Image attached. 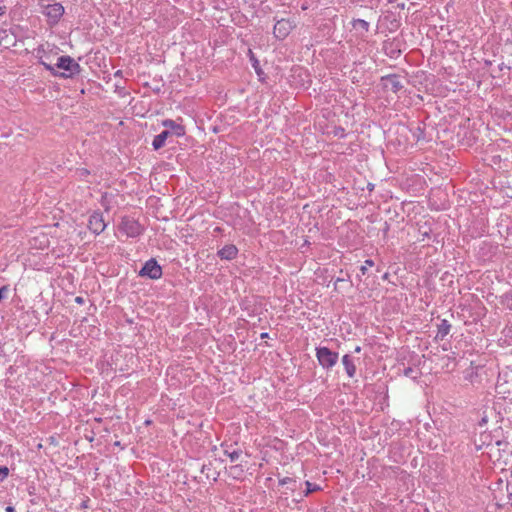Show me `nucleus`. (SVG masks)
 I'll return each instance as SVG.
<instances>
[{
	"label": "nucleus",
	"instance_id": "39448f33",
	"mask_svg": "<svg viewBox=\"0 0 512 512\" xmlns=\"http://www.w3.org/2000/svg\"><path fill=\"white\" fill-rule=\"evenodd\" d=\"M507 442L500 439L495 440L492 444H488L487 454L493 461H500L502 459V452H505Z\"/></svg>",
	"mask_w": 512,
	"mask_h": 512
},
{
	"label": "nucleus",
	"instance_id": "a878e982",
	"mask_svg": "<svg viewBox=\"0 0 512 512\" xmlns=\"http://www.w3.org/2000/svg\"><path fill=\"white\" fill-rule=\"evenodd\" d=\"M6 512H14V507H12V506H7V507H6Z\"/></svg>",
	"mask_w": 512,
	"mask_h": 512
},
{
	"label": "nucleus",
	"instance_id": "4468645a",
	"mask_svg": "<svg viewBox=\"0 0 512 512\" xmlns=\"http://www.w3.org/2000/svg\"><path fill=\"white\" fill-rule=\"evenodd\" d=\"M32 241V245L40 249H44L49 245V239L44 234H41L40 237L35 236Z\"/></svg>",
	"mask_w": 512,
	"mask_h": 512
},
{
	"label": "nucleus",
	"instance_id": "cd10ccee",
	"mask_svg": "<svg viewBox=\"0 0 512 512\" xmlns=\"http://www.w3.org/2000/svg\"><path fill=\"white\" fill-rule=\"evenodd\" d=\"M5 13V8L4 7H0V15H3Z\"/></svg>",
	"mask_w": 512,
	"mask_h": 512
},
{
	"label": "nucleus",
	"instance_id": "4be33fe9",
	"mask_svg": "<svg viewBox=\"0 0 512 512\" xmlns=\"http://www.w3.org/2000/svg\"><path fill=\"white\" fill-rule=\"evenodd\" d=\"M279 483H280V485H287V484H291V483H292V484H294V483H295V480H293V479H292V478H290V477H285V478L281 479V480L279 481Z\"/></svg>",
	"mask_w": 512,
	"mask_h": 512
},
{
	"label": "nucleus",
	"instance_id": "f8f14e48",
	"mask_svg": "<svg viewBox=\"0 0 512 512\" xmlns=\"http://www.w3.org/2000/svg\"><path fill=\"white\" fill-rule=\"evenodd\" d=\"M493 436L490 433H482L478 440L475 441L477 449L488 448V444H492Z\"/></svg>",
	"mask_w": 512,
	"mask_h": 512
},
{
	"label": "nucleus",
	"instance_id": "423d86ee",
	"mask_svg": "<svg viewBox=\"0 0 512 512\" xmlns=\"http://www.w3.org/2000/svg\"><path fill=\"white\" fill-rule=\"evenodd\" d=\"M140 275L147 276L151 279H158L162 275V269L154 259H151L147 261L140 270Z\"/></svg>",
	"mask_w": 512,
	"mask_h": 512
},
{
	"label": "nucleus",
	"instance_id": "c85d7f7f",
	"mask_svg": "<svg viewBox=\"0 0 512 512\" xmlns=\"http://www.w3.org/2000/svg\"><path fill=\"white\" fill-rule=\"evenodd\" d=\"M75 300H76V302H78V303H82V301H83V299H82L81 297H76V299H75Z\"/></svg>",
	"mask_w": 512,
	"mask_h": 512
},
{
	"label": "nucleus",
	"instance_id": "c756f323",
	"mask_svg": "<svg viewBox=\"0 0 512 512\" xmlns=\"http://www.w3.org/2000/svg\"><path fill=\"white\" fill-rule=\"evenodd\" d=\"M486 422H487V419L484 417V418H482L480 425H482L483 423H486Z\"/></svg>",
	"mask_w": 512,
	"mask_h": 512
},
{
	"label": "nucleus",
	"instance_id": "7c9ffc66",
	"mask_svg": "<svg viewBox=\"0 0 512 512\" xmlns=\"http://www.w3.org/2000/svg\"><path fill=\"white\" fill-rule=\"evenodd\" d=\"M393 87H394V88H395V90H396V89L398 88V83L396 84V83H394V82H393Z\"/></svg>",
	"mask_w": 512,
	"mask_h": 512
},
{
	"label": "nucleus",
	"instance_id": "9b49d317",
	"mask_svg": "<svg viewBox=\"0 0 512 512\" xmlns=\"http://www.w3.org/2000/svg\"><path fill=\"white\" fill-rule=\"evenodd\" d=\"M342 363L345 367L347 375L352 378L356 373V366L352 357L350 355H344L342 358Z\"/></svg>",
	"mask_w": 512,
	"mask_h": 512
},
{
	"label": "nucleus",
	"instance_id": "2eb2a0df",
	"mask_svg": "<svg viewBox=\"0 0 512 512\" xmlns=\"http://www.w3.org/2000/svg\"><path fill=\"white\" fill-rule=\"evenodd\" d=\"M450 324L446 320H442L438 327V336L441 338L445 337L450 331Z\"/></svg>",
	"mask_w": 512,
	"mask_h": 512
},
{
	"label": "nucleus",
	"instance_id": "b1692460",
	"mask_svg": "<svg viewBox=\"0 0 512 512\" xmlns=\"http://www.w3.org/2000/svg\"><path fill=\"white\" fill-rule=\"evenodd\" d=\"M249 53H250V55H251V60L253 61V66H254V68H255L256 72L259 74V70H258V61L254 58V56H253V54H252L251 50H249Z\"/></svg>",
	"mask_w": 512,
	"mask_h": 512
},
{
	"label": "nucleus",
	"instance_id": "1a4fd4ad",
	"mask_svg": "<svg viewBox=\"0 0 512 512\" xmlns=\"http://www.w3.org/2000/svg\"><path fill=\"white\" fill-rule=\"evenodd\" d=\"M162 124L164 127L169 129L168 131H170V134L172 133L178 137L183 136L185 134L184 127L180 124H177L173 120H164Z\"/></svg>",
	"mask_w": 512,
	"mask_h": 512
},
{
	"label": "nucleus",
	"instance_id": "bb28decb",
	"mask_svg": "<svg viewBox=\"0 0 512 512\" xmlns=\"http://www.w3.org/2000/svg\"><path fill=\"white\" fill-rule=\"evenodd\" d=\"M354 351H355L356 353H359V352L361 351V347H360V346H356V347H355V349H354Z\"/></svg>",
	"mask_w": 512,
	"mask_h": 512
},
{
	"label": "nucleus",
	"instance_id": "f257e3e1",
	"mask_svg": "<svg viewBox=\"0 0 512 512\" xmlns=\"http://www.w3.org/2000/svg\"><path fill=\"white\" fill-rule=\"evenodd\" d=\"M42 64L54 75H59L64 78L72 77L80 71L79 64L70 56H62L58 58L57 63L54 66L45 62H42Z\"/></svg>",
	"mask_w": 512,
	"mask_h": 512
},
{
	"label": "nucleus",
	"instance_id": "20e7f679",
	"mask_svg": "<svg viewBox=\"0 0 512 512\" xmlns=\"http://www.w3.org/2000/svg\"><path fill=\"white\" fill-rule=\"evenodd\" d=\"M120 230L129 237H136L140 235L142 231L140 224L131 218L122 219Z\"/></svg>",
	"mask_w": 512,
	"mask_h": 512
},
{
	"label": "nucleus",
	"instance_id": "a211bd4d",
	"mask_svg": "<svg viewBox=\"0 0 512 512\" xmlns=\"http://www.w3.org/2000/svg\"><path fill=\"white\" fill-rule=\"evenodd\" d=\"M373 265H374V262L372 260H370V259L366 260L364 262V265L361 266V268H360L361 274L365 275L368 270V267H372Z\"/></svg>",
	"mask_w": 512,
	"mask_h": 512
},
{
	"label": "nucleus",
	"instance_id": "0eeeda50",
	"mask_svg": "<svg viewBox=\"0 0 512 512\" xmlns=\"http://www.w3.org/2000/svg\"><path fill=\"white\" fill-rule=\"evenodd\" d=\"M106 227V223L103 219L102 214L100 213H93L88 222V228L95 234H100L104 231Z\"/></svg>",
	"mask_w": 512,
	"mask_h": 512
},
{
	"label": "nucleus",
	"instance_id": "393cba45",
	"mask_svg": "<svg viewBox=\"0 0 512 512\" xmlns=\"http://www.w3.org/2000/svg\"><path fill=\"white\" fill-rule=\"evenodd\" d=\"M3 40H4V38H2V39L0 40V46L4 45L5 47H8V44L10 43V41L5 40V42H3Z\"/></svg>",
	"mask_w": 512,
	"mask_h": 512
},
{
	"label": "nucleus",
	"instance_id": "7ed1b4c3",
	"mask_svg": "<svg viewBox=\"0 0 512 512\" xmlns=\"http://www.w3.org/2000/svg\"><path fill=\"white\" fill-rule=\"evenodd\" d=\"M316 355L320 365L326 369L332 368L338 361V354L326 347L318 348Z\"/></svg>",
	"mask_w": 512,
	"mask_h": 512
},
{
	"label": "nucleus",
	"instance_id": "f03ea898",
	"mask_svg": "<svg viewBox=\"0 0 512 512\" xmlns=\"http://www.w3.org/2000/svg\"><path fill=\"white\" fill-rule=\"evenodd\" d=\"M42 13L48 18L50 25H55L64 14V7L60 3L47 4L43 6Z\"/></svg>",
	"mask_w": 512,
	"mask_h": 512
},
{
	"label": "nucleus",
	"instance_id": "ddd939ff",
	"mask_svg": "<svg viewBox=\"0 0 512 512\" xmlns=\"http://www.w3.org/2000/svg\"><path fill=\"white\" fill-rule=\"evenodd\" d=\"M169 135H170V131H163L159 135L155 136L153 143H152L153 148L155 150L162 148L165 145V141Z\"/></svg>",
	"mask_w": 512,
	"mask_h": 512
},
{
	"label": "nucleus",
	"instance_id": "72a5a7b5",
	"mask_svg": "<svg viewBox=\"0 0 512 512\" xmlns=\"http://www.w3.org/2000/svg\"><path fill=\"white\" fill-rule=\"evenodd\" d=\"M394 0H389L390 3H392Z\"/></svg>",
	"mask_w": 512,
	"mask_h": 512
},
{
	"label": "nucleus",
	"instance_id": "aec40b11",
	"mask_svg": "<svg viewBox=\"0 0 512 512\" xmlns=\"http://www.w3.org/2000/svg\"><path fill=\"white\" fill-rule=\"evenodd\" d=\"M9 470L7 467L0 468V480H4L8 476Z\"/></svg>",
	"mask_w": 512,
	"mask_h": 512
},
{
	"label": "nucleus",
	"instance_id": "f3484780",
	"mask_svg": "<svg viewBox=\"0 0 512 512\" xmlns=\"http://www.w3.org/2000/svg\"><path fill=\"white\" fill-rule=\"evenodd\" d=\"M225 453L229 456L231 462H235L238 460L242 461L243 454H242V451H240V450H234L232 452L225 451Z\"/></svg>",
	"mask_w": 512,
	"mask_h": 512
},
{
	"label": "nucleus",
	"instance_id": "5701e85b",
	"mask_svg": "<svg viewBox=\"0 0 512 512\" xmlns=\"http://www.w3.org/2000/svg\"><path fill=\"white\" fill-rule=\"evenodd\" d=\"M8 286H2L0 288V301L5 297V294L8 292Z\"/></svg>",
	"mask_w": 512,
	"mask_h": 512
},
{
	"label": "nucleus",
	"instance_id": "412c9836",
	"mask_svg": "<svg viewBox=\"0 0 512 512\" xmlns=\"http://www.w3.org/2000/svg\"><path fill=\"white\" fill-rule=\"evenodd\" d=\"M306 486H307V491H306V495H308L309 493L313 492V491H316L318 489V487L316 485H312L310 482H306Z\"/></svg>",
	"mask_w": 512,
	"mask_h": 512
},
{
	"label": "nucleus",
	"instance_id": "6e6552de",
	"mask_svg": "<svg viewBox=\"0 0 512 512\" xmlns=\"http://www.w3.org/2000/svg\"><path fill=\"white\" fill-rule=\"evenodd\" d=\"M293 29L292 22L286 19H281L277 21L274 25V35L279 38H285Z\"/></svg>",
	"mask_w": 512,
	"mask_h": 512
},
{
	"label": "nucleus",
	"instance_id": "2f4dec72",
	"mask_svg": "<svg viewBox=\"0 0 512 512\" xmlns=\"http://www.w3.org/2000/svg\"><path fill=\"white\" fill-rule=\"evenodd\" d=\"M387 277H388V274L386 273V274L383 276V278H384V279H387Z\"/></svg>",
	"mask_w": 512,
	"mask_h": 512
},
{
	"label": "nucleus",
	"instance_id": "473e14b6",
	"mask_svg": "<svg viewBox=\"0 0 512 512\" xmlns=\"http://www.w3.org/2000/svg\"><path fill=\"white\" fill-rule=\"evenodd\" d=\"M405 374L406 375L410 374V369H408Z\"/></svg>",
	"mask_w": 512,
	"mask_h": 512
},
{
	"label": "nucleus",
	"instance_id": "9d476101",
	"mask_svg": "<svg viewBox=\"0 0 512 512\" xmlns=\"http://www.w3.org/2000/svg\"><path fill=\"white\" fill-rule=\"evenodd\" d=\"M238 249L235 245H226L218 251V255L221 259L232 260L236 257Z\"/></svg>",
	"mask_w": 512,
	"mask_h": 512
},
{
	"label": "nucleus",
	"instance_id": "dca6fc26",
	"mask_svg": "<svg viewBox=\"0 0 512 512\" xmlns=\"http://www.w3.org/2000/svg\"><path fill=\"white\" fill-rule=\"evenodd\" d=\"M353 27L355 29H362L363 31L367 32L369 29V23L362 19H357L353 21Z\"/></svg>",
	"mask_w": 512,
	"mask_h": 512
},
{
	"label": "nucleus",
	"instance_id": "6ab92c4d",
	"mask_svg": "<svg viewBox=\"0 0 512 512\" xmlns=\"http://www.w3.org/2000/svg\"><path fill=\"white\" fill-rule=\"evenodd\" d=\"M241 471L242 470L237 465L236 466H232L230 468V474L233 475L234 477H237L240 474Z\"/></svg>",
	"mask_w": 512,
	"mask_h": 512
}]
</instances>
